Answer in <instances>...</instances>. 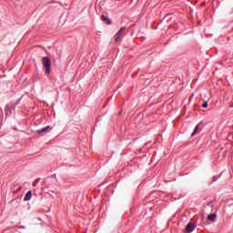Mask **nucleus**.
<instances>
[{
  "mask_svg": "<svg viewBox=\"0 0 233 233\" xmlns=\"http://www.w3.org/2000/svg\"><path fill=\"white\" fill-rule=\"evenodd\" d=\"M42 64L44 68H46V74H50L52 67V60H50V58L46 56H44L42 58Z\"/></svg>",
  "mask_w": 233,
  "mask_h": 233,
  "instance_id": "nucleus-1",
  "label": "nucleus"
},
{
  "mask_svg": "<svg viewBox=\"0 0 233 233\" xmlns=\"http://www.w3.org/2000/svg\"><path fill=\"white\" fill-rule=\"evenodd\" d=\"M123 32H125V27H121L120 30L115 35L116 43H119L123 39Z\"/></svg>",
  "mask_w": 233,
  "mask_h": 233,
  "instance_id": "nucleus-2",
  "label": "nucleus"
},
{
  "mask_svg": "<svg viewBox=\"0 0 233 233\" xmlns=\"http://www.w3.org/2000/svg\"><path fill=\"white\" fill-rule=\"evenodd\" d=\"M196 228V224L189 222L184 230L185 233H192L194 232V229Z\"/></svg>",
  "mask_w": 233,
  "mask_h": 233,
  "instance_id": "nucleus-3",
  "label": "nucleus"
},
{
  "mask_svg": "<svg viewBox=\"0 0 233 233\" xmlns=\"http://www.w3.org/2000/svg\"><path fill=\"white\" fill-rule=\"evenodd\" d=\"M50 130H52V127H50V126H47L46 127H43L41 129L36 130V133H38V134H45L46 132H50Z\"/></svg>",
  "mask_w": 233,
  "mask_h": 233,
  "instance_id": "nucleus-4",
  "label": "nucleus"
},
{
  "mask_svg": "<svg viewBox=\"0 0 233 233\" xmlns=\"http://www.w3.org/2000/svg\"><path fill=\"white\" fill-rule=\"evenodd\" d=\"M216 218H218V215L216 214H210L209 216H208V221H211L212 223H215Z\"/></svg>",
  "mask_w": 233,
  "mask_h": 233,
  "instance_id": "nucleus-5",
  "label": "nucleus"
},
{
  "mask_svg": "<svg viewBox=\"0 0 233 233\" xmlns=\"http://www.w3.org/2000/svg\"><path fill=\"white\" fill-rule=\"evenodd\" d=\"M30 199H32V191H28L26 194H25V197L24 198V201H30Z\"/></svg>",
  "mask_w": 233,
  "mask_h": 233,
  "instance_id": "nucleus-6",
  "label": "nucleus"
},
{
  "mask_svg": "<svg viewBox=\"0 0 233 233\" xmlns=\"http://www.w3.org/2000/svg\"><path fill=\"white\" fill-rule=\"evenodd\" d=\"M102 20L106 21L107 25H112V21L110 20V18L106 15H102Z\"/></svg>",
  "mask_w": 233,
  "mask_h": 233,
  "instance_id": "nucleus-7",
  "label": "nucleus"
},
{
  "mask_svg": "<svg viewBox=\"0 0 233 233\" xmlns=\"http://www.w3.org/2000/svg\"><path fill=\"white\" fill-rule=\"evenodd\" d=\"M199 129V126H197L193 131V133L191 134V137H194V136H196V134H198V130Z\"/></svg>",
  "mask_w": 233,
  "mask_h": 233,
  "instance_id": "nucleus-8",
  "label": "nucleus"
},
{
  "mask_svg": "<svg viewBox=\"0 0 233 233\" xmlns=\"http://www.w3.org/2000/svg\"><path fill=\"white\" fill-rule=\"evenodd\" d=\"M207 106H208V102H205V103L202 105V108H207Z\"/></svg>",
  "mask_w": 233,
  "mask_h": 233,
  "instance_id": "nucleus-9",
  "label": "nucleus"
},
{
  "mask_svg": "<svg viewBox=\"0 0 233 233\" xmlns=\"http://www.w3.org/2000/svg\"><path fill=\"white\" fill-rule=\"evenodd\" d=\"M121 114H122V112L120 111V112L118 113V116H121Z\"/></svg>",
  "mask_w": 233,
  "mask_h": 233,
  "instance_id": "nucleus-10",
  "label": "nucleus"
}]
</instances>
